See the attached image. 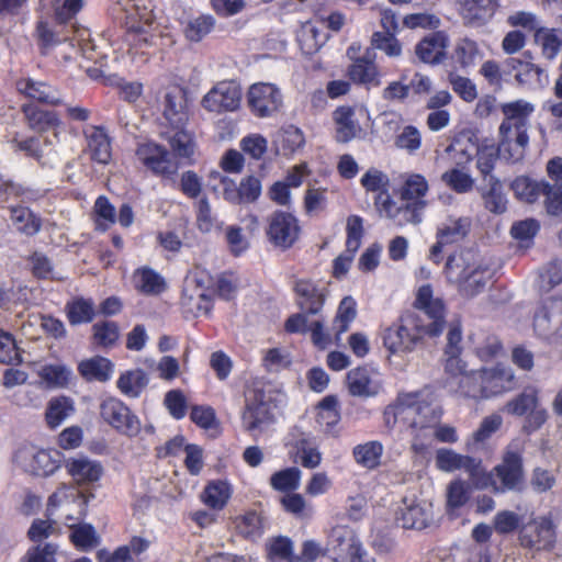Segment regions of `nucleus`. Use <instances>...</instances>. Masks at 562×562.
<instances>
[{
	"label": "nucleus",
	"mask_w": 562,
	"mask_h": 562,
	"mask_svg": "<svg viewBox=\"0 0 562 562\" xmlns=\"http://www.w3.org/2000/svg\"><path fill=\"white\" fill-rule=\"evenodd\" d=\"M360 183L367 192L378 193L375 200L381 198L384 200L386 195H390V178L376 168L368 169L361 177Z\"/></svg>",
	"instance_id": "nucleus-54"
},
{
	"label": "nucleus",
	"mask_w": 562,
	"mask_h": 562,
	"mask_svg": "<svg viewBox=\"0 0 562 562\" xmlns=\"http://www.w3.org/2000/svg\"><path fill=\"white\" fill-rule=\"evenodd\" d=\"M555 539V531L550 516H540L525 525L519 533V541L522 547L547 550L550 549Z\"/></svg>",
	"instance_id": "nucleus-13"
},
{
	"label": "nucleus",
	"mask_w": 562,
	"mask_h": 562,
	"mask_svg": "<svg viewBox=\"0 0 562 562\" xmlns=\"http://www.w3.org/2000/svg\"><path fill=\"white\" fill-rule=\"evenodd\" d=\"M425 334L429 335L428 325L422 324L414 313H406L384 329L383 346L391 356H405L415 350Z\"/></svg>",
	"instance_id": "nucleus-2"
},
{
	"label": "nucleus",
	"mask_w": 562,
	"mask_h": 562,
	"mask_svg": "<svg viewBox=\"0 0 562 562\" xmlns=\"http://www.w3.org/2000/svg\"><path fill=\"white\" fill-rule=\"evenodd\" d=\"M81 494L71 485H60L48 498L47 512L54 516L59 508L68 507L80 501Z\"/></svg>",
	"instance_id": "nucleus-62"
},
{
	"label": "nucleus",
	"mask_w": 562,
	"mask_h": 562,
	"mask_svg": "<svg viewBox=\"0 0 562 562\" xmlns=\"http://www.w3.org/2000/svg\"><path fill=\"white\" fill-rule=\"evenodd\" d=\"M100 413L105 423L127 436L140 430V423L131 409L120 400L110 397L102 402Z\"/></svg>",
	"instance_id": "nucleus-11"
},
{
	"label": "nucleus",
	"mask_w": 562,
	"mask_h": 562,
	"mask_svg": "<svg viewBox=\"0 0 562 562\" xmlns=\"http://www.w3.org/2000/svg\"><path fill=\"white\" fill-rule=\"evenodd\" d=\"M429 190L426 178L420 173H409L405 177L403 186L400 190L402 202H420L423 209H426L427 202L425 196Z\"/></svg>",
	"instance_id": "nucleus-44"
},
{
	"label": "nucleus",
	"mask_w": 562,
	"mask_h": 562,
	"mask_svg": "<svg viewBox=\"0 0 562 562\" xmlns=\"http://www.w3.org/2000/svg\"><path fill=\"white\" fill-rule=\"evenodd\" d=\"M471 486L468 482L457 479L447 486V510L453 513L464 506L470 499Z\"/></svg>",
	"instance_id": "nucleus-61"
},
{
	"label": "nucleus",
	"mask_w": 562,
	"mask_h": 562,
	"mask_svg": "<svg viewBox=\"0 0 562 562\" xmlns=\"http://www.w3.org/2000/svg\"><path fill=\"white\" fill-rule=\"evenodd\" d=\"M247 102L256 116L269 117L281 108L282 93L273 83L257 82L250 86Z\"/></svg>",
	"instance_id": "nucleus-9"
},
{
	"label": "nucleus",
	"mask_w": 562,
	"mask_h": 562,
	"mask_svg": "<svg viewBox=\"0 0 562 562\" xmlns=\"http://www.w3.org/2000/svg\"><path fill=\"white\" fill-rule=\"evenodd\" d=\"M469 229V218H450L438 228L437 238L440 239L441 243H457L467 236Z\"/></svg>",
	"instance_id": "nucleus-56"
},
{
	"label": "nucleus",
	"mask_w": 562,
	"mask_h": 562,
	"mask_svg": "<svg viewBox=\"0 0 562 562\" xmlns=\"http://www.w3.org/2000/svg\"><path fill=\"white\" fill-rule=\"evenodd\" d=\"M65 312L69 324L77 326L92 322L95 315V306L90 299L76 297L67 302Z\"/></svg>",
	"instance_id": "nucleus-51"
},
{
	"label": "nucleus",
	"mask_w": 562,
	"mask_h": 562,
	"mask_svg": "<svg viewBox=\"0 0 562 562\" xmlns=\"http://www.w3.org/2000/svg\"><path fill=\"white\" fill-rule=\"evenodd\" d=\"M501 110L504 120L499 125V134H528L530 116L535 112L532 103L519 99L502 104Z\"/></svg>",
	"instance_id": "nucleus-14"
},
{
	"label": "nucleus",
	"mask_w": 562,
	"mask_h": 562,
	"mask_svg": "<svg viewBox=\"0 0 562 562\" xmlns=\"http://www.w3.org/2000/svg\"><path fill=\"white\" fill-rule=\"evenodd\" d=\"M481 371L486 398L502 395L516 386V375L510 367L497 363Z\"/></svg>",
	"instance_id": "nucleus-22"
},
{
	"label": "nucleus",
	"mask_w": 562,
	"mask_h": 562,
	"mask_svg": "<svg viewBox=\"0 0 562 562\" xmlns=\"http://www.w3.org/2000/svg\"><path fill=\"white\" fill-rule=\"evenodd\" d=\"M445 151L449 156V159L454 164V167L464 169L475 157L477 151V142L472 135L461 133L452 139L451 144Z\"/></svg>",
	"instance_id": "nucleus-31"
},
{
	"label": "nucleus",
	"mask_w": 562,
	"mask_h": 562,
	"mask_svg": "<svg viewBox=\"0 0 562 562\" xmlns=\"http://www.w3.org/2000/svg\"><path fill=\"white\" fill-rule=\"evenodd\" d=\"M138 160L159 176H171L177 171V165L172 162L169 151L156 143L140 144L136 150Z\"/></svg>",
	"instance_id": "nucleus-16"
},
{
	"label": "nucleus",
	"mask_w": 562,
	"mask_h": 562,
	"mask_svg": "<svg viewBox=\"0 0 562 562\" xmlns=\"http://www.w3.org/2000/svg\"><path fill=\"white\" fill-rule=\"evenodd\" d=\"M232 493V485L227 481H213L205 486L202 499L210 508L220 510L225 507Z\"/></svg>",
	"instance_id": "nucleus-53"
},
{
	"label": "nucleus",
	"mask_w": 562,
	"mask_h": 562,
	"mask_svg": "<svg viewBox=\"0 0 562 562\" xmlns=\"http://www.w3.org/2000/svg\"><path fill=\"white\" fill-rule=\"evenodd\" d=\"M241 423L244 429L252 436L262 434L274 423L270 404L258 396L248 401L241 414Z\"/></svg>",
	"instance_id": "nucleus-19"
},
{
	"label": "nucleus",
	"mask_w": 562,
	"mask_h": 562,
	"mask_svg": "<svg viewBox=\"0 0 562 562\" xmlns=\"http://www.w3.org/2000/svg\"><path fill=\"white\" fill-rule=\"evenodd\" d=\"M88 153L92 160L106 165L112 157L111 139L102 126H89L83 131Z\"/></svg>",
	"instance_id": "nucleus-29"
},
{
	"label": "nucleus",
	"mask_w": 562,
	"mask_h": 562,
	"mask_svg": "<svg viewBox=\"0 0 562 562\" xmlns=\"http://www.w3.org/2000/svg\"><path fill=\"white\" fill-rule=\"evenodd\" d=\"M509 65L512 69L516 71L515 79L519 85L531 89H540L548 86L549 76L547 71L539 66L518 58H512Z\"/></svg>",
	"instance_id": "nucleus-30"
},
{
	"label": "nucleus",
	"mask_w": 562,
	"mask_h": 562,
	"mask_svg": "<svg viewBox=\"0 0 562 562\" xmlns=\"http://www.w3.org/2000/svg\"><path fill=\"white\" fill-rule=\"evenodd\" d=\"M384 451L382 442L371 440L357 445L352 450L355 461L368 470H374L380 467L381 458Z\"/></svg>",
	"instance_id": "nucleus-46"
},
{
	"label": "nucleus",
	"mask_w": 562,
	"mask_h": 562,
	"mask_svg": "<svg viewBox=\"0 0 562 562\" xmlns=\"http://www.w3.org/2000/svg\"><path fill=\"white\" fill-rule=\"evenodd\" d=\"M330 548L322 562H357L360 559L362 544L352 530L335 527L330 533Z\"/></svg>",
	"instance_id": "nucleus-8"
},
{
	"label": "nucleus",
	"mask_w": 562,
	"mask_h": 562,
	"mask_svg": "<svg viewBox=\"0 0 562 562\" xmlns=\"http://www.w3.org/2000/svg\"><path fill=\"white\" fill-rule=\"evenodd\" d=\"M338 143H349L361 133V126L355 119V110L350 106H339L333 115Z\"/></svg>",
	"instance_id": "nucleus-34"
},
{
	"label": "nucleus",
	"mask_w": 562,
	"mask_h": 562,
	"mask_svg": "<svg viewBox=\"0 0 562 562\" xmlns=\"http://www.w3.org/2000/svg\"><path fill=\"white\" fill-rule=\"evenodd\" d=\"M562 324V299L551 296L546 299L533 318V328L541 338H549Z\"/></svg>",
	"instance_id": "nucleus-18"
},
{
	"label": "nucleus",
	"mask_w": 562,
	"mask_h": 562,
	"mask_svg": "<svg viewBox=\"0 0 562 562\" xmlns=\"http://www.w3.org/2000/svg\"><path fill=\"white\" fill-rule=\"evenodd\" d=\"M294 292L296 304L301 310L300 314L319 315L326 300V289L308 279H301L295 282Z\"/></svg>",
	"instance_id": "nucleus-20"
},
{
	"label": "nucleus",
	"mask_w": 562,
	"mask_h": 562,
	"mask_svg": "<svg viewBox=\"0 0 562 562\" xmlns=\"http://www.w3.org/2000/svg\"><path fill=\"white\" fill-rule=\"evenodd\" d=\"M544 180H533L529 177H517L512 182V189L517 199L527 203L536 202L541 195Z\"/></svg>",
	"instance_id": "nucleus-57"
},
{
	"label": "nucleus",
	"mask_w": 562,
	"mask_h": 562,
	"mask_svg": "<svg viewBox=\"0 0 562 562\" xmlns=\"http://www.w3.org/2000/svg\"><path fill=\"white\" fill-rule=\"evenodd\" d=\"M23 113L29 127L38 133L49 130L56 131L61 125V121L56 112L40 109L34 104H25ZM54 136L57 137L58 133L54 132Z\"/></svg>",
	"instance_id": "nucleus-33"
},
{
	"label": "nucleus",
	"mask_w": 562,
	"mask_h": 562,
	"mask_svg": "<svg viewBox=\"0 0 562 562\" xmlns=\"http://www.w3.org/2000/svg\"><path fill=\"white\" fill-rule=\"evenodd\" d=\"M535 43L540 46L542 56L548 60H553L562 47V30L541 27L533 34Z\"/></svg>",
	"instance_id": "nucleus-47"
},
{
	"label": "nucleus",
	"mask_w": 562,
	"mask_h": 562,
	"mask_svg": "<svg viewBox=\"0 0 562 562\" xmlns=\"http://www.w3.org/2000/svg\"><path fill=\"white\" fill-rule=\"evenodd\" d=\"M449 43L445 31L432 32L416 45V56L425 64L438 65L446 59Z\"/></svg>",
	"instance_id": "nucleus-26"
},
{
	"label": "nucleus",
	"mask_w": 562,
	"mask_h": 562,
	"mask_svg": "<svg viewBox=\"0 0 562 562\" xmlns=\"http://www.w3.org/2000/svg\"><path fill=\"white\" fill-rule=\"evenodd\" d=\"M124 19L126 31L122 40L121 49L133 57L145 55L146 50L154 44L155 38L151 33V14L146 20L128 10V15Z\"/></svg>",
	"instance_id": "nucleus-6"
},
{
	"label": "nucleus",
	"mask_w": 562,
	"mask_h": 562,
	"mask_svg": "<svg viewBox=\"0 0 562 562\" xmlns=\"http://www.w3.org/2000/svg\"><path fill=\"white\" fill-rule=\"evenodd\" d=\"M374 204L380 213L392 221L397 227L420 223L425 210L420 202H402L398 204L391 195H386L384 200L382 198L375 200Z\"/></svg>",
	"instance_id": "nucleus-12"
},
{
	"label": "nucleus",
	"mask_w": 562,
	"mask_h": 562,
	"mask_svg": "<svg viewBox=\"0 0 562 562\" xmlns=\"http://www.w3.org/2000/svg\"><path fill=\"white\" fill-rule=\"evenodd\" d=\"M272 143L278 154L290 156L303 147L305 138L300 128L289 125L274 134Z\"/></svg>",
	"instance_id": "nucleus-41"
},
{
	"label": "nucleus",
	"mask_w": 562,
	"mask_h": 562,
	"mask_svg": "<svg viewBox=\"0 0 562 562\" xmlns=\"http://www.w3.org/2000/svg\"><path fill=\"white\" fill-rule=\"evenodd\" d=\"M15 462L26 473L36 476H49L59 469L61 454L55 449H40L27 446L18 450Z\"/></svg>",
	"instance_id": "nucleus-5"
},
{
	"label": "nucleus",
	"mask_w": 562,
	"mask_h": 562,
	"mask_svg": "<svg viewBox=\"0 0 562 562\" xmlns=\"http://www.w3.org/2000/svg\"><path fill=\"white\" fill-rule=\"evenodd\" d=\"M539 404V390L536 386H527L521 393L509 400L503 411L513 416H526Z\"/></svg>",
	"instance_id": "nucleus-50"
},
{
	"label": "nucleus",
	"mask_w": 562,
	"mask_h": 562,
	"mask_svg": "<svg viewBox=\"0 0 562 562\" xmlns=\"http://www.w3.org/2000/svg\"><path fill=\"white\" fill-rule=\"evenodd\" d=\"M210 187L214 192L221 193L227 202L240 203L239 187L229 177L223 176L218 171H213L210 173Z\"/></svg>",
	"instance_id": "nucleus-59"
},
{
	"label": "nucleus",
	"mask_w": 562,
	"mask_h": 562,
	"mask_svg": "<svg viewBox=\"0 0 562 562\" xmlns=\"http://www.w3.org/2000/svg\"><path fill=\"white\" fill-rule=\"evenodd\" d=\"M318 317L314 321H308L306 314H293L285 324L284 328L290 334H310L313 344L319 349H325L330 344V336L325 330L324 317Z\"/></svg>",
	"instance_id": "nucleus-17"
},
{
	"label": "nucleus",
	"mask_w": 562,
	"mask_h": 562,
	"mask_svg": "<svg viewBox=\"0 0 562 562\" xmlns=\"http://www.w3.org/2000/svg\"><path fill=\"white\" fill-rule=\"evenodd\" d=\"M497 8L496 0H465L461 14L468 24L481 26L494 16Z\"/></svg>",
	"instance_id": "nucleus-32"
},
{
	"label": "nucleus",
	"mask_w": 562,
	"mask_h": 562,
	"mask_svg": "<svg viewBox=\"0 0 562 562\" xmlns=\"http://www.w3.org/2000/svg\"><path fill=\"white\" fill-rule=\"evenodd\" d=\"M445 274L462 296L470 299L486 289L493 270L477 252L467 249L448 258Z\"/></svg>",
	"instance_id": "nucleus-1"
},
{
	"label": "nucleus",
	"mask_w": 562,
	"mask_h": 562,
	"mask_svg": "<svg viewBox=\"0 0 562 562\" xmlns=\"http://www.w3.org/2000/svg\"><path fill=\"white\" fill-rule=\"evenodd\" d=\"M430 505L427 504H409L402 512L398 521L405 529H424L431 520Z\"/></svg>",
	"instance_id": "nucleus-45"
},
{
	"label": "nucleus",
	"mask_w": 562,
	"mask_h": 562,
	"mask_svg": "<svg viewBox=\"0 0 562 562\" xmlns=\"http://www.w3.org/2000/svg\"><path fill=\"white\" fill-rule=\"evenodd\" d=\"M181 307L187 317H199L211 311L212 300L199 280L187 281L182 291Z\"/></svg>",
	"instance_id": "nucleus-24"
},
{
	"label": "nucleus",
	"mask_w": 562,
	"mask_h": 562,
	"mask_svg": "<svg viewBox=\"0 0 562 562\" xmlns=\"http://www.w3.org/2000/svg\"><path fill=\"white\" fill-rule=\"evenodd\" d=\"M501 140L498 144L501 158L508 162L520 161L526 153V148L529 144L528 134L516 135L514 133L499 134Z\"/></svg>",
	"instance_id": "nucleus-38"
},
{
	"label": "nucleus",
	"mask_w": 562,
	"mask_h": 562,
	"mask_svg": "<svg viewBox=\"0 0 562 562\" xmlns=\"http://www.w3.org/2000/svg\"><path fill=\"white\" fill-rule=\"evenodd\" d=\"M10 217L16 231L26 236H34L42 228L41 217L26 206H12Z\"/></svg>",
	"instance_id": "nucleus-48"
},
{
	"label": "nucleus",
	"mask_w": 562,
	"mask_h": 562,
	"mask_svg": "<svg viewBox=\"0 0 562 562\" xmlns=\"http://www.w3.org/2000/svg\"><path fill=\"white\" fill-rule=\"evenodd\" d=\"M18 89L26 97L42 103L50 105H58L61 103L59 92L43 81L23 79L18 82Z\"/></svg>",
	"instance_id": "nucleus-37"
},
{
	"label": "nucleus",
	"mask_w": 562,
	"mask_h": 562,
	"mask_svg": "<svg viewBox=\"0 0 562 562\" xmlns=\"http://www.w3.org/2000/svg\"><path fill=\"white\" fill-rule=\"evenodd\" d=\"M476 167L483 177L491 175L495 167L496 160L501 157L498 147L491 140H484L477 144V151L475 154Z\"/></svg>",
	"instance_id": "nucleus-64"
},
{
	"label": "nucleus",
	"mask_w": 562,
	"mask_h": 562,
	"mask_svg": "<svg viewBox=\"0 0 562 562\" xmlns=\"http://www.w3.org/2000/svg\"><path fill=\"white\" fill-rule=\"evenodd\" d=\"M436 465L443 472L464 470L467 473H472L477 469V459L442 448L436 453Z\"/></svg>",
	"instance_id": "nucleus-35"
},
{
	"label": "nucleus",
	"mask_w": 562,
	"mask_h": 562,
	"mask_svg": "<svg viewBox=\"0 0 562 562\" xmlns=\"http://www.w3.org/2000/svg\"><path fill=\"white\" fill-rule=\"evenodd\" d=\"M452 375V380L449 382L451 391L459 393L461 396L473 398V400H485V391L483 385L482 371H465V363H463L462 370H456L449 372Z\"/></svg>",
	"instance_id": "nucleus-25"
},
{
	"label": "nucleus",
	"mask_w": 562,
	"mask_h": 562,
	"mask_svg": "<svg viewBox=\"0 0 562 562\" xmlns=\"http://www.w3.org/2000/svg\"><path fill=\"white\" fill-rule=\"evenodd\" d=\"M162 135L177 157L191 159L194 154L195 143L192 133L186 126L168 127Z\"/></svg>",
	"instance_id": "nucleus-36"
},
{
	"label": "nucleus",
	"mask_w": 562,
	"mask_h": 562,
	"mask_svg": "<svg viewBox=\"0 0 562 562\" xmlns=\"http://www.w3.org/2000/svg\"><path fill=\"white\" fill-rule=\"evenodd\" d=\"M70 540L74 546L81 551H89L100 541V537L90 524L71 525Z\"/></svg>",
	"instance_id": "nucleus-58"
},
{
	"label": "nucleus",
	"mask_w": 562,
	"mask_h": 562,
	"mask_svg": "<svg viewBox=\"0 0 562 562\" xmlns=\"http://www.w3.org/2000/svg\"><path fill=\"white\" fill-rule=\"evenodd\" d=\"M347 385L353 396H374L382 389L381 374L367 366L358 367L347 373Z\"/></svg>",
	"instance_id": "nucleus-21"
},
{
	"label": "nucleus",
	"mask_w": 562,
	"mask_h": 562,
	"mask_svg": "<svg viewBox=\"0 0 562 562\" xmlns=\"http://www.w3.org/2000/svg\"><path fill=\"white\" fill-rule=\"evenodd\" d=\"M164 119L168 127L186 126L189 121V111L184 93L175 88L166 92L164 98Z\"/></svg>",
	"instance_id": "nucleus-28"
},
{
	"label": "nucleus",
	"mask_w": 562,
	"mask_h": 562,
	"mask_svg": "<svg viewBox=\"0 0 562 562\" xmlns=\"http://www.w3.org/2000/svg\"><path fill=\"white\" fill-rule=\"evenodd\" d=\"M496 485L495 494L520 491L524 484L522 448L519 442H510L498 464L493 468Z\"/></svg>",
	"instance_id": "nucleus-4"
},
{
	"label": "nucleus",
	"mask_w": 562,
	"mask_h": 562,
	"mask_svg": "<svg viewBox=\"0 0 562 562\" xmlns=\"http://www.w3.org/2000/svg\"><path fill=\"white\" fill-rule=\"evenodd\" d=\"M302 471L296 467L285 468L270 476V486L278 492H293L300 487Z\"/></svg>",
	"instance_id": "nucleus-55"
},
{
	"label": "nucleus",
	"mask_w": 562,
	"mask_h": 562,
	"mask_svg": "<svg viewBox=\"0 0 562 562\" xmlns=\"http://www.w3.org/2000/svg\"><path fill=\"white\" fill-rule=\"evenodd\" d=\"M65 469L74 482L80 486H89L99 482L104 469L100 461L85 454L70 457L65 461Z\"/></svg>",
	"instance_id": "nucleus-15"
},
{
	"label": "nucleus",
	"mask_w": 562,
	"mask_h": 562,
	"mask_svg": "<svg viewBox=\"0 0 562 562\" xmlns=\"http://www.w3.org/2000/svg\"><path fill=\"white\" fill-rule=\"evenodd\" d=\"M241 89L236 81L217 82L202 99V106L209 112H233L240 105Z\"/></svg>",
	"instance_id": "nucleus-10"
},
{
	"label": "nucleus",
	"mask_w": 562,
	"mask_h": 562,
	"mask_svg": "<svg viewBox=\"0 0 562 562\" xmlns=\"http://www.w3.org/2000/svg\"><path fill=\"white\" fill-rule=\"evenodd\" d=\"M484 206L494 214H502L507 210V198L498 179L491 177L488 191L482 194Z\"/></svg>",
	"instance_id": "nucleus-63"
},
{
	"label": "nucleus",
	"mask_w": 562,
	"mask_h": 562,
	"mask_svg": "<svg viewBox=\"0 0 562 562\" xmlns=\"http://www.w3.org/2000/svg\"><path fill=\"white\" fill-rule=\"evenodd\" d=\"M283 509L301 520H310L314 516V507L303 495L289 493L281 498Z\"/></svg>",
	"instance_id": "nucleus-60"
},
{
	"label": "nucleus",
	"mask_w": 562,
	"mask_h": 562,
	"mask_svg": "<svg viewBox=\"0 0 562 562\" xmlns=\"http://www.w3.org/2000/svg\"><path fill=\"white\" fill-rule=\"evenodd\" d=\"M447 340L448 342L445 350V355L447 356L445 366L446 371L454 372V367L456 370H462L464 362L459 358L462 350V331L459 324L450 326Z\"/></svg>",
	"instance_id": "nucleus-52"
},
{
	"label": "nucleus",
	"mask_w": 562,
	"mask_h": 562,
	"mask_svg": "<svg viewBox=\"0 0 562 562\" xmlns=\"http://www.w3.org/2000/svg\"><path fill=\"white\" fill-rule=\"evenodd\" d=\"M75 413V402L68 396L52 397L45 409V422L50 429L59 427Z\"/></svg>",
	"instance_id": "nucleus-39"
},
{
	"label": "nucleus",
	"mask_w": 562,
	"mask_h": 562,
	"mask_svg": "<svg viewBox=\"0 0 562 562\" xmlns=\"http://www.w3.org/2000/svg\"><path fill=\"white\" fill-rule=\"evenodd\" d=\"M415 306L424 311L431 319L427 324L429 335H440L445 326V305L440 299L434 297L432 289L429 284L422 285L418 289Z\"/></svg>",
	"instance_id": "nucleus-23"
},
{
	"label": "nucleus",
	"mask_w": 562,
	"mask_h": 562,
	"mask_svg": "<svg viewBox=\"0 0 562 562\" xmlns=\"http://www.w3.org/2000/svg\"><path fill=\"white\" fill-rule=\"evenodd\" d=\"M79 373L88 381H108L113 373L112 362L103 357L82 360L78 364Z\"/></svg>",
	"instance_id": "nucleus-49"
},
{
	"label": "nucleus",
	"mask_w": 562,
	"mask_h": 562,
	"mask_svg": "<svg viewBox=\"0 0 562 562\" xmlns=\"http://www.w3.org/2000/svg\"><path fill=\"white\" fill-rule=\"evenodd\" d=\"M266 233L268 240L274 247L286 250L299 240L301 226L293 214L277 211L268 218Z\"/></svg>",
	"instance_id": "nucleus-7"
},
{
	"label": "nucleus",
	"mask_w": 562,
	"mask_h": 562,
	"mask_svg": "<svg viewBox=\"0 0 562 562\" xmlns=\"http://www.w3.org/2000/svg\"><path fill=\"white\" fill-rule=\"evenodd\" d=\"M375 55L371 50H367L364 55L356 58L348 67V78L367 88L379 87L381 85L380 71L375 65Z\"/></svg>",
	"instance_id": "nucleus-27"
},
{
	"label": "nucleus",
	"mask_w": 562,
	"mask_h": 562,
	"mask_svg": "<svg viewBox=\"0 0 562 562\" xmlns=\"http://www.w3.org/2000/svg\"><path fill=\"white\" fill-rule=\"evenodd\" d=\"M133 283L138 292L146 295H158L166 289L165 279L149 267L136 269L133 273Z\"/></svg>",
	"instance_id": "nucleus-40"
},
{
	"label": "nucleus",
	"mask_w": 562,
	"mask_h": 562,
	"mask_svg": "<svg viewBox=\"0 0 562 562\" xmlns=\"http://www.w3.org/2000/svg\"><path fill=\"white\" fill-rule=\"evenodd\" d=\"M425 409H428V406L422 401V392L401 393L393 404L385 407L383 420L389 429L403 425L411 429L424 430L428 427L422 416Z\"/></svg>",
	"instance_id": "nucleus-3"
},
{
	"label": "nucleus",
	"mask_w": 562,
	"mask_h": 562,
	"mask_svg": "<svg viewBox=\"0 0 562 562\" xmlns=\"http://www.w3.org/2000/svg\"><path fill=\"white\" fill-rule=\"evenodd\" d=\"M503 424V418L498 414H492L480 424V427L465 440V449L470 452L480 451L485 441L496 432Z\"/></svg>",
	"instance_id": "nucleus-42"
},
{
	"label": "nucleus",
	"mask_w": 562,
	"mask_h": 562,
	"mask_svg": "<svg viewBox=\"0 0 562 562\" xmlns=\"http://www.w3.org/2000/svg\"><path fill=\"white\" fill-rule=\"evenodd\" d=\"M148 383L149 378L143 369L127 370L116 381L120 392L131 398L139 397Z\"/></svg>",
	"instance_id": "nucleus-43"
}]
</instances>
